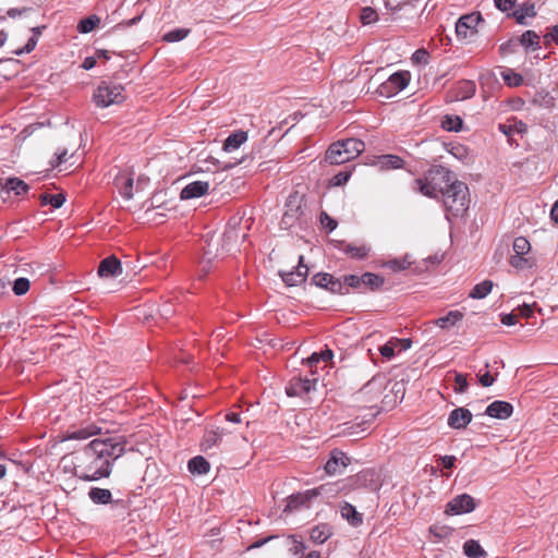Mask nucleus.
I'll list each match as a JSON object with an SVG mask.
<instances>
[{
	"label": "nucleus",
	"mask_w": 558,
	"mask_h": 558,
	"mask_svg": "<svg viewBox=\"0 0 558 558\" xmlns=\"http://www.w3.org/2000/svg\"><path fill=\"white\" fill-rule=\"evenodd\" d=\"M247 229V225L241 227V220H230L221 238H210L207 241L205 255L208 260L239 251L240 243L246 238Z\"/></svg>",
	"instance_id": "obj_2"
},
{
	"label": "nucleus",
	"mask_w": 558,
	"mask_h": 558,
	"mask_svg": "<svg viewBox=\"0 0 558 558\" xmlns=\"http://www.w3.org/2000/svg\"><path fill=\"white\" fill-rule=\"evenodd\" d=\"M472 413L465 408L452 410L448 417V425L454 429L465 428L472 421Z\"/></svg>",
	"instance_id": "obj_15"
},
{
	"label": "nucleus",
	"mask_w": 558,
	"mask_h": 558,
	"mask_svg": "<svg viewBox=\"0 0 558 558\" xmlns=\"http://www.w3.org/2000/svg\"><path fill=\"white\" fill-rule=\"evenodd\" d=\"M361 395L374 393L373 399H378L380 396V387H377L375 380L368 381L360 391Z\"/></svg>",
	"instance_id": "obj_49"
},
{
	"label": "nucleus",
	"mask_w": 558,
	"mask_h": 558,
	"mask_svg": "<svg viewBox=\"0 0 558 558\" xmlns=\"http://www.w3.org/2000/svg\"><path fill=\"white\" fill-rule=\"evenodd\" d=\"M307 275L308 268L303 264V256L299 257V265L295 270L280 271V277L288 287H294L304 282Z\"/></svg>",
	"instance_id": "obj_12"
},
{
	"label": "nucleus",
	"mask_w": 558,
	"mask_h": 558,
	"mask_svg": "<svg viewBox=\"0 0 558 558\" xmlns=\"http://www.w3.org/2000/svg\"><path fill=\"white\" fill-rule=\"evenodd\" d=\"M320 223L324 228L329 231H333L337 228V221L328 216L326 213H322L320 215Z\"/></svg>",
	"instance_id": "obj_55"
},
{
	"label": "nucleus",
	"mask_w": 558,
	"mask_h": 558,
	"mask_svg": "<svg viewBox=\"0 0 558 558\" xmlns=\"http://www.w3.org/2000/svg\"><path fill=\"white\" fill-rule=\"evenodd\" d=\"M478 380L483 387H489L494 384L495 377H493L489 372H485L478 375Z\"/></svg>",
	"instance_id": "obj_60"
},
{
	"label": "nucleus",
	"mask_w": 558,
	"mask_h": 558,
	"mask_svg": "<svg viewBox=\"0 0 558 558\" xmlns=\"http://www.w3.org/2000/svg\"><path fill=\"white\" fill-rule=\"evenodd\" d=\"M454 381L457 385V388H456L457 392L462 393V392L466 391L469 384H468V379H466L465 375L457 374L454 377Z\"/></svg>",
	"instance_id": "obj_54"
},
{
	"label": "nucleus",
	"mask_w": 558,
	"mask_h": 558,
	"mask_svg": "<svg viewBox=\"0 0 558 558\" xmlns=\"http://www.w3.org/2000/svg\"><path fill=\"white\" fill-rule=\"evenodd\" d=\"M463 121L458 116H446L441 121V128L449 132H458L462 129Z\"/></svg>",
	"instance_id": "obj_35"
},
{
	"label": "nucleus",
	"mask_w": 558,
	"mask_h": 558,
	"mask_svg": "<svg viewBox=\"0 0 558 558\" xmlns=\"http://www.w3.org/2000/svg\"><path fill=\"white\" fill-rule=\"evenodd\" d=\"M463 317L460 311H450L446 316L439 317L434 323L441 329H447L450 326H454Z\"/></svg>",
	"instance_id": "obj_27"
},
{
	"label": "nucleus",
	"mask_w": 558,
	"mask_h": 558,
	"mask_svg": "<svg viewBox=\"0 0 558 558\" xmlns=\"http://www.w3.org/2000/svg\"><path fill=\"white\" fill-rule=\"evenodd\" d=\"M444 148L459 160L468 156L466 148L460 142H444Z\"/></svg>",
	"instance_id": "obj_30"
},
{
	"label": "nucleus",
	"mask_w": 558,
	"mask_h": 558,
	"mask_svg": "<svg viewBox=\"0 0 558 558\" xmlns=\"http://www.w3.org/2000/svg\"><path fill=\"white\" fill-rule=\"evenodd\" d=\"M411 264H412V262L409 259V256L405 255L402 258H395V259L387 260L384 264V267H387V268L391 269L392 271H402V270L408 269L411 266Z\"/></svg>",
	"instance_id": "obj_36"
},
{
	"label": "nucleus",
	"mask_w": 558,
	"mask_h": 558,
	"mask_svg": "<svg viewBox=\"0 0 558 558\" xmlns=\"http://www.w3.org/2000/svg\"><path fill=\"white\" fill-rule=\"evenodd\" d=\"M344 287L359 288L362 284V276L347 275L343 277Z\"/></svg>",
	"instance_id": "obj_56"
},
{
	"label": "nucleus",
	"mask_w": 558,
	"mask_h": 558,
	"mask_svg": "<svg viewBox=\"0 0 558 558\" xmlns=\"http://www.w3.org/2000/svg\"><path fill=\"white\" fill-rule=\"evenodd\" d=\"M494 3L501 12H509L515 8L517 0H494Z\"/></svg>",
	"instance_id": "obj_52"
},
{
	"label": "nucleus",
	"mask_w": 558,
	"mask_h": 558,
	"mask_svg": "<svg viewBox=\"0 0 558 558\" xmlns=\"http://www.w3.org/2000/svg\"><path fill=\"white\" fill-rule=\"evenodd\" d=\"M340 512L341 515L348 520V522L353 525L357 526L362 524L363 518L362 514L359 513L354 506H352L349 502H343L340 505Z\"/></svg>",
	"instance_id": "obj_24"
},
{
	"label": "nucleus",
	"mask_w": 558,
	"mask_h": 558,
	"mask_svg": "<svg viewBox=\"0 0 558 558\" xmlns=\"http://www.w3.org/2000/svg\"><path fill=\"white\" fill-rule=\"evenodd\" d=\"M519 46H523L525 50L541 49L539 35L534 31H525L521 36H518Z\"/></svg>",
	"instance_id": "obj_23"
},
{
	"label": "nucleus",
	"mask_w": 558,
	"mask_h": 558,
	"mask_svg": "<svg viewBox=\"0 0 558 558\" xmlns=\"http://www.w3.org/2000/svg\"><path fill=\"white\" fill-rule=\"evenodd\" d=\"M331 535L330 529L326 524L317 525L311 531V539L315 543L323 544Z\"/></svg>",
	"instance_id": "obj_33"
},
{
	"label": "nucleus",
	"mask_w": 558,
	"mask_h": 558,
	"mask_svg": "<svg viewBox=\"0 0 558 558\" xmlns=\"http://www.w3.org/2000/svg\"><path fill=\"white\" fill-rule=\"evenodd\" d=\"M393 343L397 345V349L402 351V350H408V349L411 348L412 340L408 339V338H404V339H397V338H395L393 339Z\"/></svg>",
	"instance_id": "obj_61"
},
{
	"label": "nucleus",
	"mask_w": 558,
	"mask_h": 558,
	"mask_svg": "<svg viewBox=\"0 0 558 558\" xmlns=\"http://www.w3.org/2000/svg\"><path fill=\"white\" fill-rule=\"evenodd\" d=\"M476 92V85L473 81L463 80L456 84L452 89L453 97L456 100H465L474 96Z\"/></svg>",
	"instance_id": "obj_21"
},
{
	"label": "nucleus",
	"mask_w": 558,
	"mask_h": 558,
	"mask_svg": "<svg viewBox=\"0 0 558 558\" xmlns=\"http://www.w3.org/2000/svg\"><path fill=\"white\" fill-rule=\"evenodd\" d=\"M373 163L380 170H389L402 168L403 160L396 155H381L377 156Z\"/></svg>",
	"instance_id": "obj_22"
},
{
	"label": "nucleus",
	"mask_w": 558,
	"mask_h": 558,
	"mask_svg": "<svg viewBox=\"0 0 558 558\" xmlns=\"http://www.w3.org/2000/svg\"><path fill=\"white\" fill-rule=\"evenodd\" d=\"M463 551L470 558H485L486 557L485 550L481 547L478 542H476L474 539H469L464 543Z\"/></svg>",
	"instance_id": "obj_29"
},
{
	"label": "nucleus",
	"mask_w": 558,
	"mask_h": 558,
	"mask_svg": "<svg viewBox=\"0 0 558 558\" xmlns=\"http://www.w3.org/2000/svg\"><path fill=\"white\" fill-rule=\"evenodd\" d=\"M513 413V407L511 403L507 401H494L492 402L485 411V414L498 418V420H507L510 417Z\"/></svg>",
	"instance_id": "obj_16"
},
{
	"label": "nucleus",
	"mask_w": 558,
	"mask_h": 558,
	"mask_svg": "<svg viewBox=\"0 0 558 558\" xmlns=\"http://www.w3.org/2000/svg\"><path fill=\"white\" fill-rule=\"evenodd\" d=\"M458 182L452 172L444 167H435L427 172L424 180H416L421 193L434 198L441 196Z\"/></svg>",
	"instance_id": "obj_3"
},
{
	"label": "nucleus",
	"mask_w": 558,
	"mask_h": 558,
	"mask_svg": "<svg viewBox=\"0 0 558 558\" xmlns=\"http://www.w3.org/2000/svg\"><path fill=\"white\" fill-rule=\"evenodd\" d=\"M121 85L108 84L102 82L94 93L93 99L97 107L106 108L113 104H120L124 100Z\"/></svg>",
	"instance_id": "obj_6"
},
{
	"label": "nucleus",
	"mask_w": 558,
	"mask_h": 558,
	"mask_svg": "<svg viewBox=\"0 0 558 558\" xmlns=\"http://www.w3.org/2000/svg\"><path fill=\"white\" fill-rule=\"evenodd\" d=\"M189 471L192 474L203 475L209 472V462L201 456L192 458L187 463Z\"/></svg>",
	"instance_id": "obj_25"
},
{
	"label": "nucleus",
	"mask_w": 558,
	"mask_h": 558,
	"mask_svg": "<svg viewBox=\"0 0 558 558\" xmlns=\"http://www.w3.org/2000/svg\"><path fill=\"white\" fill-rule=\"evenodd\" d=\"M39 198L43 205L50 204L53 208H60L65 202L63 194H41Z\"/></svg>",
	"instance_id": "obj_41"
},
{
	"label": "nucleus",
	"mask_w": 558,
	"mask_h": 558,
	"mask_svg": "<svg viewBox=\"0 0 558 558\" xmlns=\"http://www.w3.org/2000/svg\"><path fill=\"white\" fill-rule=\"evenodd\" d=\"M190 33L187 28H175L163 35V40L167 43H177L184 39Z\"/></svg>",
	"instance_id": "obj_42"
},
{
	"label": "nucleus",
	"mask_w": 558,
	"mask_h": 558,
	"mask_svg": "<svg viewBox=\"0 0 558 558\" xmlns=\"http://www.w3.org/2000/svg\"><path fill=\"white\" fill-rule=\"evenodd\" d=\"M37 43H38V38L36 36H32L27 40V43H26V45L24 47L14 50L13 53L16 54V56H21L23 53H29V52H32L35 49Z\"/></svg>",
	"instance_id": "obj_50"
},
{
	"label": "nucleus",
	"mask_w": 558,
	"mask_h": 558,
	"mask_svg": "<svg viewBox=\"0 0 558 558\" xmlns=\"http://www.w3.org/2000/svg\"><path fill=\"white\" fill-rule=\"evenodd\" d=\"M332 279V276L329 274H316L312 281L315 286L328 289V286L330 284Z\"/></svg>",
	"instance_id": "obj_48"
},
{
	"label": "nucleus",
	"mask_w": 558,
	"mask_h": 558,
	"mask_svg": "<svg viewBox=\"0 0 558 558\" xmlns=\"http://www.w3.org/2000/svg\"><path fill=\"white\" fill-rule=\"evenodd\" d=\"M243 142H223V150L226 153L236 151Z\"/></svg>",
	"instance_id": "obj_62"
},
{
	"label": "nucleus",
	"mask_w": 558,
	"mask_h": 558,
	"mask_svg": "<svg viewBox=\"0 0 558 558\" xmlns=\"http://www.w3.org/2000/svg\"><path fill=\"white\" fill-rule=\"evenodd\" d=\"M100 23V17L92 14L85 19H82L77 24V31L81 34H88L92 31L95 29L96 26H98Z\"/></svg>",
	"instance_id": "obj_31"
},
{
	"label": "nucleus",
	"mask_w": 558,
	"mask_h": 558,
	"mask_svg": "<svg viewBox=\"0 0 558 558\" xmlns=\"http://www.w3.org/2000/svg\"><path fill=\"white\" fill-rule=\"evenodd\" d=\"M317 378H293L286 388V392L290 397L301 396L315 390Z\"/></svg>",
	"instance_id": "obj_13"
},
{
	"label": "nucleus",
	"mask_w": 558,
	"mask_h": 558,
	"mask_svg": "<svg viewBox=\"0 0 558 558\" xmlns=\"http://www.w3.org/2000/svg\"><path fill=\"white\" fill-rule=\"evenodd\" d=\"M396 349L397 345L393 343V339H391L386 344L379 348V352L384 357L390 360L395 356Z\"/></svg>",
	"instance_id": "obj_51"
},
{
	"label": "nucleus",
	"mask_w": 558,
	"mask_h": 558,
	"mask_svg": "<svg viewBox=\"0 0 558 558\" xmlns=\"http://www.w3.org/2000/svg\"><path fill=\"white\" fill-rule=\"evenodd\" d=\"M122 274V266L116 256L102 259L98 267V275L102 278L117 277Z\"/></svg>",
	"instance_id": "obj_17"
},
{
	"label": "nucleus",
	"mask_w": 558,
	"mask_h": 558,
	"mask_svg": "<svg viewBox=\"0 0 558 558\" xmlns=\"http://www.w3.org/2000/svg\"><path fill=\"white\" fill-rule=\"evenodd\" d=\"M493 281L484 280L477 283L470 292L472 299H484L493 289Z\"/></svg>",
	"instance_id": "obj_32"
},
{
	"label": "nucleus",
	"mask_w": 558,
	"mask_h": 558,
	"mask_svg": "<svg viewBox=\"0 0 558 558\" xmlns=\"http://www.w3.org/2000/svg\"><path fill=\"white\" fill-rule=\"evenodd\" d=\"M429 54L424 49L416 50L412 56V61L414 63H424L426 64L428 62Z\"/></svg>",
	"instance_id": "obj_57"
},
{
	"label": "nucleus",
	"mask_w": 558,
	"mask_h": 558,
	"mask_svg": "<svg viewBox=\"0 0 558 558\" xmlns=\"http://www.w3.org/2000/svg\"><path fill=\"white\" fill-rule=\"evenodd\" d=\"M319 492L317 488L308 489L303 493L291 495L288 500L283 512H292L301 508H308L310 502L318 496Z\"/></svg>",
	"instance_id": "obj_10"
},
{
	"label": "nucleus",
	"mask_w": 558,
	"mask_h": 558,
	"mask_svg": "<svg viewBox=\"0 0 558 558\" xmlns=\"http://www.w3.org/2000/svg\"><path fill=\"white\" fill-rule=\"evenodd\" d=\"M88 495L95 504L106 505L111 500V492L105 488H92Z\"/></svg>",
	"instance_id": "obj_34"
},
{
	"label": "nucleus",
	"mask_w": 558,
	"mask_h": 558,
	"mask_svg": "<svg viewBox=\"0 0 558 558\" xmlns=\"http://www.w3.org/2000/svg\"><path fill=\"white\" fill-rule=\"evenodd\" d=\"M545 38L558 46V25L554 26L550 32L545 35Z\"/></svg>",
	"instance_id": "obj_64"
},
{
	"label": "nucleus",
	"mask_w": 558,
	"mask_h": 558,
	"mask_svg": "<svg viewBox=\"0 0 558 558\" xmlns=\"http://www.w3.org/2000/svg\"><path fill=\"white\" fill-rule=\"evenodd\" d=\"M365 149V142H332L326 151V160L340 165L357 157Z\"/></svg>",
	"instance_id": "obj_5"
},
{
	"label": "nucleus",
	"mask_w": 558,
	"mask_h": 558,
	"mask_svg": "<svg viewBox=\"0 0 558 558\" xmlns=\"http://www.w3.org/2000/svg\"><path fill=\"white\" fill-rule=\"evenodd\" d=\"M475 509V502L472 496L468 494L458 495L446 506V513L450 515L472 512Z\"/></svg>",
	"instance_id": "obj_9"
},
{
	"label": "nucleus",
	"mask_w": 558,
	"mask_h": 558,
	"mask_svg": "<svg viewBox=\"0 0 558 558\" xmlns=\"http://www.w3.org/2000/svg\"><path fill=\"white\" fill-rule=\"evenodd\" d=\"M349 464V458L341 451H332L330 458L325 464V471L329 475L341 473Z\"/></svg>",
	"instance_id": "obj_18"
},
{
	"label": "nucleus",
	"mask_w": 558,
	"mask_h": 558,
	"mask_svg": "<svg viewBox=\"0 0 558 558\" xmlns=\"http://www.w3.org/2000/svg\"><path fill=\"white\" fill-rule=\"evenodd\" d=\"M32 9L31 8H22V9H17V8H12L10 10H8L7 14L9 17H12V19H15L17 16H21L22 14L31 11Z\"/></svg>",
	"instance_id": "obj_63"
},
{
	"label": "nucleus",
	"mask_w": 558,
	"mask_h": 558,
	"mask_svg": "<svg viewBox=\"0 0 558 558\" xmlns=\"http://www.w3.org/2000/svg\"><path fill=\"white\" fill-rule=\"evenodd\" d=\"M510 264L514 268L522 269L527 264V260L523 258V255L514 254L510 257Z\"/></svg>",
	"instance_id": "obj_59"
},
{
	"label": "nucleus",
	"mask_w": 558,
	"mask_h": 558,
	"mask_svg": "<svg viewBox=\"0 0 558 558\" xmlns=\"http://www.w3.org/2000/svg\"><path fill=\"white\" fill-rule=\"evenodd\" d=\"M223 435V430H209L207 432L205 435H204V440H203V447L208 450V449H211L213 447H215L216 445H218V442L220 441L221 437Z\"/></svg>",
	"instance_id": "obj_37"
},
{
	"label": "nucleus",
	"mask_w": 558,
	"mask_h": 558,
	"mask_svg": "<svg viewBox=\"0 0 558 558\" xmlns=\"http://www.w3.org/2000/svg\"><path fill=\"white\" fill-rule=\"evenodd\" d=\"M360 20L362 24L368 25L375 23L378 20V14L375 9L365 7L361 11Z\"/></svg>",
	"instance_id": "obj_45"
},
{
	"label": "nucleus",
	"mask_w": 558,
	"mask_h": 558,
	"mask_svg": "<svg viewBox=\"0 0 558 558\" xmlns=\"http://www.w3.org/2000/svg\"><path fill=\"white\" fill-rule=\"evenodd\" d=\"M3 190L7 192H14L16 195L24 194L28 191V185L19 178H9L7 179Z\"/></svg>",
	"instance_id": "obj_28"
},
{
	"label": "nucleus",
	"mask_w": 558,
	"mask_h": 558,
	"mask_svg": "<svg viewBox=\"0 0 558 558\" xmlns=\"http://www.w3.org/2000/svg\"><path fill=\"white\" fill-rule=\"evenodd\" d=\"M332 293H339V294H345L348 293V289H345L344 283H342L340 280L335 279L332 277L330 284L328 286V289Z\"/></svg>",
	"instance_id": "obj_53"
},
{
	"label": "nucleus",
	"mask_w": 558,
	"mask_h": 558,
	"mask_svg": "<svg viewBox=\"0 0 558 558\" xmlns=\"http://www.w3.org/2000/svg\"><path fill=\"white\" fill-rule=\"evenodd\" d=\"M113 184L125 199L133 198L134 173L132 171H119L114 177Z\"/></svg>",
	"instance_id": "obj_11"
},
{
	"label": "nucleus",
	"mask_w": 558,
	"mask_h": 558,
	"mask_svg": "<svg viewBox=\"0 0 558 558\" xmlns=\"http://www.w3.org/2000/svg\"><path fill=\"white\" fill-rule=\"evenodd\" d=\"M531 250V244L524 236H519L513 241L514 254L525 255Z\"/></svg>",
	"instance_id": "obj_46"
},
{
	"label": "nucleus",
	"mask_w": 558,
	"mask_h": 558,
	"mask_svg": "<svg viewBox=\"0 0 558 558\" xmlns=\"http://www.w3.org/2000/svg\"><path fill=\"white\" fill-rule=\"evenodd\" d=\"M125 444L121 437L92 440L82 451L74 454L71 463L75 476L84 481L108 477L111 463L123 456Z\"/></svg>",
	"instance_id": "obj_1"
},
{
	"label": "nucleus",
	"mask_w": 558,
	"mask_h": 558,
	"mask_svg": "<svg viewBox=\"0 0 558 558\" xmlns=\"http://www.w3.org/2000/svg\"><path fill=\"white\" fill-rule=\"evenodd\" d=\"M446 209L453 216H462L469 208V189L465 183L459 181L441 195Z\"/></svg>",
	"instance_id": "obj_4"
},
{
	"label": "nucleus",
	"mask_w": 558,
	"mask_h": 558,
	"mask_svg": "<svg viewBox=\"0 0 558 558\" xmlns=\"http://www.w3.org/2000/svg\"><path fill=\"white\" fill-rule=\"evenodd\" d=\"M519 47L520 46L518 43V38L512 37L499 46V53L501 56H509V54L515 53Z\"/></svg>",
	"instance_id": "obj_43"
},
{
	"label": "nucleus",
	"mask_w": 558,
	"mask_h": 558,
	"mask_svg": "<svg viewBox=\"0 0 558 558\" xmlns=\"http://www.w3.org/2000/svg\"><path fill=\"white\" fill-rule=\"evenodd\" d=\"M384 282V278L372 272H365L362 275V284L369 287L372 290L379 289Z\"/></svg>",
	"instance_id": "obj_39"
},
{
	"label": "nucleus",
	"mask_w": 558,
	"mask_h": 558,
	"mask_svg": "<svg viewBox=\"0 0 558 558\" xmlns=\"http://www.w3.org/2000/svg\"><path fill=\"white\" fill-rule=\"evenodd\" d=\"M481 21L482 15L480 12H473L460 16L456 23L457 37L465 39L469 35L474 34L476 32V26Z\"/></svg>",
	"instance_id": "obj_8"
},
{
	"label": "nucleus",
	"mask_w": 558,
	"mask_h": 558,
	"mask_svg": "<svg viewBox=\"0 0 558 558\" xmlns=\"http://www.w3.org/2000/svg\"><path fill=\"white\" fill-rule=\"evenodd\" d=\"M410 81L409 72H396L378 87V93L384 97H391L403 90Z\"/></svg>",
	"instance_id": "obj_7"
},
{
	"label": "nucleus",
	"mask_w": 558,
	"mask_h": 558,
	"mask_svg": "<svg viewBox=\"0 0 558 558\" xmlns=\"http://www.w3.org/2000/svg\"><path fill=\"white\" fill-rule=\"evenodd\" d=\"M12 290L16 295H23L29 290V280L21 277L13 282Z\"/></svg>",
	"instance_id": "obj_47"
},
{
	"label": "nucleus",
	"mask_w": 558,
	"mask_h": 558,
	"mask_svg": "<svg viewBox=\"0 0 558 558\" xmlns=\"http://www.w3.org/2000/svg\"><path fill=\"white\" fill-rule=\"evenodd\" d=\"M100 433H101V427H99L95 424H90V425H87L86 427L80 428V429L71 433L66 438L83 440V439H87L92 436L98 435Z\"/></svg>",
	"instance_id": "obj_26"
},
{
	"label": "nucleus",
	"mask_w": 558,
	"mask_h": 558,
	"mask_svg": "<svg viewBox=\"0 0 558 558\" xmlns=\"http://www.w3.org/2000/svg\"><path fill=\"white\" fill-rule=\"evenodd\" d=\"M68 160V150L66 149H62V150H57L54 153V159H52L50 161L51 166L52 167H57L63 162H65Z\"/></svg>",
	"instance_id": "obj_58"
},
{
	"label": "nucleus",
	"mask_w": 558,
	"mask_h": 558,
	"mask_svg": "<svg viewBox=\"0 0 558 558\" xmlns=\"http://www.w3.org/2000/svg\"><path fill=\"white\" fill-rule=\"evenodd\" d=\"M333 353L331 350L326 349L320 353H313L310 357L306 359V364L310 368H313L318 362H328L332 359Z\"/></svg>",
	"instance_id": "obj_40"
},
{
	"label": "nucleus",
	"mask_w": 558,
	"mask_h": 558,
	"mask_svg": "<svg viewBox=\"0 0 558 558\" xmlns=\"http://www.w3.org/2000/svg\"><path fill=\"white\" fill-rule=\"evenodd\" d=\"M508 15L512 16L518 24L527 25L526 17L536 16L535 4L533 2L525 1L519 4V7Z\"/></svg>",
	"instance_id": "obj_19"
},
{
	"label": "nucleus",
	"mask_w": 558,
	"mask_h": 558,
	"mask_svg": "<svg viewBox=\"0 0 558 558\" xmlns=\"http://www.w3.org/2000/svg\"><path fill=\"white\" fill-rule=\"evenodd\" d=\"M502 78L509 86L512 87L520 86L523 83V77L510 69L502 72Z\"/></svg>",
	"instance_id": "obj_44"
},
{
	"label": "nucleus",
	"mask_w": 558,
	"mask_h": 558,
	"mask_svg": "<svg viewBox=\"0 0 558 558\" xmlns=\"http://www.w3.org/2000/svg\"><path fill=\"white\" fill-rule=\"evenodd\" d=\"M211 182L209 180H197L189 183L181 191L180 197L182 199H192L205 195L210 189Z\"/></svg>",
	"instance_id": "obj_14"
},
{
	"label": "nucleus",
	"mask_w": 558,
	"mask_h": 558,
	"mask_svg": "<svg viewBox=\"0 0 558 558\" xmlns=\"http://www.w3.org/2000/svg\"><path fill=\"white\" fill-rule=\"evenodd\" d=\"M499 131L506 135L507 137H512L513 135H523L526 132V124L517 118L508 119L504 123H499Z\"/></svg>",
	"instance_id": "obj_20"
},
{
	"label": "nucleus",
	"mask_w": 558,
	"mask_h": 558,
	"mask_svg": "<svg viewBox=\"0 0 558 558\" xmlns=\"http://www.w3.org/2000/svg\"><path fill=\"white\" fill-rule=\"evenodd\" d=\"M343 252L353 258L363 259L367 256V254L369 252V247L366 245L357 246V245H353V244H348L343 248Z\"/></svg>",
	"instance_id": "obj_38"
}]
</instances>
